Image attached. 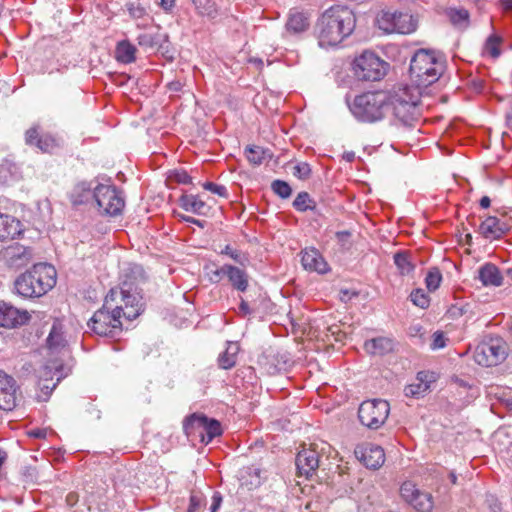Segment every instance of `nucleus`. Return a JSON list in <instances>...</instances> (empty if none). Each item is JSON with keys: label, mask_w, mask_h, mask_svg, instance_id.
<instances>
[{"label": "nucleus", "mask_w": 512, "mask_h": 512, "mask_svg": "<svg viewBox=\"0 0 512 512\" xmlns=\"http://www.w3.org/2000/svg\"><path fill=\"white\" fill-rule=\"evenodd\" d=\"M271 188L275 194L279 195L283 199L290 197L292 193V189L289 184L282 180L273 181Z\"/></svg>", "instance_id": "41"}, {"label": "nucleus", "mask_w": 512, "mask_h": 512, "mask_svg": "<svg viewBox=\"0 0 512 512\" xmlns=\"http://www.w3.org/2000/svg\"><path fill=\"white\" fill-rule=\"evenodd\" d=\"M240 310L244 313V314H248L250 313V308L247 304V302L244 300V299H241V303H240V306H239Z\"/></svg>", "instance_id": "62"}, {"label": "nucleus", "mask_w": 512, "mask_h": 512, "mask_svg": "<svg viewBox=\"0 0 512 512\" xmlns=\"http://www.w3.org/2000/svg\"><path fill=\"white\" fill-rule=\"evenodd\" d=\"M122 277L121 287L111 289L106 296V307L115 311L116 315L132 321L143 310L142 295L138 285L145 281L144 270L140 265H129Z\"/></svg>", "instance_id": "1"}, {"label": "nucleus", "mask_w": 512, "mask_h": 512, "mask_svg": "<svg viewBox=\"0 0 512 512\" xmlns=\"http://www.w3.org/2000/svg\"><path fill=\"white\" fill-rule=\"evenodd\" d=\"M355 15L347 7L332 6L325 10L315 25V36L320 47L341 43L355 28Z\"/></svg>", "instance_id": "2"}, {"label": "nucleus", "mask_w": 512, "mask_h": 512, "mask_svg": "<svg viewBox=\"0 0 512 512\" xmlns=\"http://www.w3.org/2000/svg\"><path fill=\"white\" fill-rule=\"evenodd\" d=\"M27 311H21L14 306L1 302L0 303V326L4 328H15L24 325L29 320Z\"/></svg>", "instance_id": "18"}, {"label": "nucleus", "mask_w": 512, "mask_h": 512, "mask_svg": "<svg viewBox=\"0 0 512 512\" xmlns=\"http://www.w3.org/2000/svg\"><path fill=\"white\" fill-rule=\"evenodd\" d=\"M468 17H469L468 11L464 10V9L456 10V11L452 12V14H451V20L454 23H460L461 21H466L468 19Z\"/></svg>", "instance_id": "51"}, {"label": "nucleus", "mask_w": 512, "mask_h": 512, "mask_svg": "<svg viewBox=\"0 0 512 512\" xmlns=\"http://www.w3.org/2000/svg\"><path fill=\"white\" fill-rule=\"evenodd\" d=\"M137 42L146 49L165 51L168 49V36L161 32L142 33L137 37Z\"/></svg>", "instance_id": "25"}, {"label": "nucleus", "mask_w": 512, "mask_h": 512, "mask_svg": "<svg viewBox=\"0 0 512 512\" xmlns=\"http://www.w3.org/2000/svg\"><path fill=\"white\" fill-rule=\"evenodd\" d=\"M389 96L383 91L366 92L356 96L352 102L346 97L349 110L356 119L373 123L384 118Z\"/></svg>", "instance_id": "5"}, {"label": "nucleus", "mask_w": 512, "mask_h": 512, "mask_svg": "<svg viewBox=\"0 0 512 512\" xmlns=\"http://www.w3.org/2000/svg\"><path fill=\"white\" fill-rule=\"evenodd\" d=\"M410 299L414 305L425 309L430 304V297L424 292L423 289H415L410 294Z\"/></svg>", "instance_id": "39"}, {"label": "nucleus", "mask_w": 512, "mask_h": 512, "mask_svg": "<svg viewBox=\"0 0 512 512\" xmlns=\"http://www.w3.org/2000/svg\"><path fill=\"white\" fill-rule=\"evenodd\" d=\"M49 349L57 350L65 347V339L63 337L62 329L59 325L54 324L47 338Z\"/></svg>", "instance_id": "34"}, {"label": "nucleus", "mask_w": 512, "mask_h": 512, "mask_svg": "<svg viewBox=\"0 0 512 512\" xmlns=\"http://www.w3.org/2000/svg\"><path fill=\"white\" fill-rule=\"evenodd\" d=\"M245 154L248 161L254 165H260L267 158H271V154L260 146L247 148Z\"/></svg>", "instance_id": "35"}, {"label": "nucleus", "mask_w": 512, "mask_h": 512, "mask_svg": "<svg viewBox=\"0 0 512 512\" xmlns=\"http://www.w3.org/2000/svg\"><path fill=\"white\" fill-rule=\"evenodd\" d=\"M203 188L223 198H228V191L224 185L215 184L213 182H205Z\"/></svg>", "instance_id": "45"}, {"label": "nucleus", "mask_w": 512, "mask_h": 512, "mask_svg": "<svg viewBox=\"0 0 512 512\" xmlns=\"http://www.w3.org/2000/svg\"><path fill=\"white\" fill-rule=\"evenodd\" d=\"M435 380L433 373L421 371L417 374V381L419 383L427 384L430 387V383Z\"/></svg>", "instance_id": "52"}, {"label": "nucleus", "mask_w": 512, "mask_h": 512, "mask_svg": "<svg viewBox=\"0 0 512 512\" xmlns=\"http://www.w3.org/2000/svg\"><path fill=\"white\" fill-rule=\"evenodd\" d=\"M502 39L496 35H491L485 44L486 51L491 55L493 58H498L501 54L499 49V44L501 43Z\"/></svg>", "instance_id": "42"}, {"label": "nucleus", "mask_w": 512, "mask_h": 512, "mask_svg": "<svg viewBox=\"0 0 512 512\" xmlns=\"http://www.w3.org/2000/svg\"><path fill=\"white\" fill-rule=\"evenodd\" d=\"M90 199H93V189L89 183L81 182L74 187L71 193V201L74 205L86 203Z\"/></svg>", "instance_id": "29"}, {"label": "nucleus", "mask_w": 512, "mask_h": 512, "mask_svg": "<svg viewBox=\"0 0 512 512\" xmlns=\"http://www.w3.org/2000/svg\"><path fill=\"white\" fill-rule=\"evenodd\" d=\"M16 380L0 370V409L11 411L16 407L18 399Z\"/></svg>", "instance_id": "16"}, {"label": "nucleus", "mask_w": 512, "mask_h": 512, "mask_svg": "<svg viewBox=\"0 0 512 512\" xmlns=\"http://www.w3.org/2000/svg\"><path fill=\"white\" fill-rule=\"evenodd\" d=\"M25 142L28 145H34L42 152H52L58 143L54 137L49 134L40 135L38 127H32L26 131Z\"/></svg>", "instance_id": "20"}, {"label": "nucleus", "mask_w": 512, "mask_h": 512, "mask_svg": "<svg viewBox=\"0 0 512 512\" xmlns=\"http://www.w3.org/2000/svg\"><path fill=\"white\" fill-rule=\"evenodd\" d=\"M88 327L99 336L115 337L122 330L121 316L108 309L105 301L88 322Z\"/></svg>", "instance_id": "11"}, {"label": "nucleus", "mask_w": 512, "mask_h": 512, "mask_svg": "<svg viewBox=\"0 0 512 512\" xmlns=\"http://www.w3.org/2000/svg\"><path fill=\"white\" fill-rule=\"evenodd\" d=\"M200 16H206L209 19H215L218 14V7L214 0H205L202 9L198 13Z\"/></svg>", "instance_id": "43"}, {"label": "nucleus", "mask_w": 512, "mask_h": 512, "mask_svg": "<svg viewBox=\"0 0 512 512\" xmlns=\"http://www.w3.org/2000/svg\"><path fill=\"white\" fill-rule=\"evenodd\" d=\"M239 345L236 342H229L226 350L218 358L219 366L222 369H230L236 364Z\"/></svg>", "instance_id": "30"}, {"label": "nucleus", "mask_w": 512, "mask_h": 512, "mask_svg": "<svg viewBox=\"0 0 512 512\" xmlns=\"http://www.w3.org/2000/svg\"><path fill=\"white\" fill-rule=\"evenodd\" d=\"M225 268L226 264L213 271L210 276V280L214 283L220 282L224 277H226V271L224 272Z\"/></svg>", "instance_id": "53"}, {"label": "nucleus", "mask_w": 512, "mask_h": 512, "mask_svg": "<svg viewBox=\"0 0 512 512\" xmlns=\"http://www.w3.org/2000/svg\"><path fill=\"white\" fill-rule=\"evenodd\" d=\"M388 64L372 52H364L354 61V74L359 80L378 81L387 72Z\"/></svg>", "instance_id": "9"}, {"label": "nucleus", "mask_w": 512, "mask_h": 512, "mask_svg": "<svg viewBox=\"0 0 512 512\" xmlns=\"http://www.w3.org/2000/svg\"><path fill=\"white\" fill-rule=\"evenodd\" d=\"M389 412L390 405L386 400H366L359 406L358 418L364 426L376 430L385 423Z\"/></svg>", "instance_id": "10"}, {"label": "nucleus", "mask_w": 512, "mask_h": 512, "mask_svg": "<svg viewBox=\"0 0 512 512\" xmlns=\"http://www.w3.org/2000/svg\"><path fill=\"white\" fill-rule=\"evenodd\" d=\"M310 26V14L293 8L289 11L286 22V30L292 34H300L308 30Z\"/></svg>", "instance_id": "21"}, {"label": "nucleus", "mask_w": 512, "mask_h": 512, "mask_svg": "<svg viewBox=\"0 0 512 512\" xmlns=\"http://www.w3.org/2000/svg\"><path fill=\"white\" fill-rule=\"evenodd\" d=\"M429 390V386L423 383H413L405 387L404 393L407 397L418 398Z\"/></svg>", "instance_id": "40"}, {"label": "nucleus", "mask_w": 512, "mask_h": 512, "mask_svg": "<svg viewBox=\"0 0 512 512\" xmlns=\"http://www.w3.org/2000/svg\"><path fill=\"white\" fill-rule=\"evenodd\" d=\"M18 179V169L15 164L5 161L0 165V184L11 185Z\"/></svg>", "instance_id": "33"}, {"label": "nucleus", "mask_w": 512, "mask_h": 512, "mask_svg": "<svg viewBox=\"0 0 512 512\" xmlns=\"http://www.w3.org/2000/svg\"><path fill=\"white\" fill-rule=\"evenodd\" d=\"M170 178L180 184H190L192 183V178L188 175V173L184 170H175L170 175Z\"/></svg>", "instance_id": "47"}, {"label": "nucleus", "mask_w": 512, "mask_h": 512, "mask_svg": "<svg viewBox=\"0 0 512 512\" xmlns=\"http://www.w3.org/2000/svg\"><path fill=\"white\" fill-rule=\"evenodd\" d=\"M221 254L228 255L231 257L234 261L243 264L244 258L240 251L233 250L229 245H226L225 248L220 252Z\"/></svg>", "instance_id": "50"}, {"label": "nucleus", "mask_w": 512, "mask_h": 512, "mask_svg": "<svg viewBox=\"0 0 512 512\" xmlns=\"http://www.w3.org/2000/svg\"><path fill=\"white\" fill-rule=\"evenodd\" d=\"M253 473H254V476H253L254 479L251 480L250 484L252 486L257 487L261 484V476H260L261 471H260V469L254 468Z\"/></svg>", "instance_id": "55"}, {"label": "nucleus", "mask_w": 512, "mask_h": 512, "mask_svg": "<svg viewBox=\"0 0 512 512\" xmlns=\"http://www.w3.org/2000/svg\"><path fill=\"white\" fill-rule=\"evenodd\" d=\"M29 435L32 437H35V438H43V437H45L46 432L44 430L36 429V430H31L29 432Z\"/></svg>", "instance_id": "58"}, {"label": "nucleus", "mask_w": 512, "mask_h": 512, "mask_svg": "<svg viewBox=\"0 0 512 512\" xmlns=\"http://www.w3.org/2000/svg\"><path fill=\"white\" fill-rule=\"evenodd\" d=\"M22 232L21 222L13 216L0 213V240L13 239Z\"/></svg>", "instance_id": "26"}, {"label": "nucleus", "mask_w": 512, "mask_h": 512, "mask_svg": "<svg viewBox=\"0 0 512 512\" xmlns=\"http://www.w3.org/2000/svg\"><path fill=\"white\" fill-rule=\"evenodd\" d=\"M506 125L512 131V106L506 114Z\"/></svg>", "instance_id": "60"}, {"label": "nucleus", "mask_w": 512, "mask_h": 512, "mask_svg": "<svg viewBox=\"0 0 512 512\" xmlns=\"http://www.w3.org/2000/svg\"><path fill=\"white\" fill-rule=\"evenodd\" d=\"M293 207L300 212L315 210L316 203L307 192H300L293 201Z\"/></svg>", "instance_id": "36"}, {"label": "nucleus", "mask_w": 512, "mask_h": 512, "mask_svg": "<svg viewBox=\"0 0 512 512\" xmlns=\"http://www.w3.org/2000/svg\"><path fill=\"white\" fill-rule=\"evenodd\" d=\"M402 499L418 512H431L434 506L430 493L421 491L411 481H405L400 487Z\"/></svg>", "instance_id": "15"}, {"label": "nucleus", "mask_w": 512, "mask_h": 512, "mask_svg": "<svg viewBox=\"0 0 512 512\" xmlns=\"http://www.w3.org/2000/svg\"><path fill=\"white\" fill-rule=\"evenodd\" d=\"M362 463L370 469L380 468L385 461L384 450L377 445H367L355 451Z\"/></svg>", "instance_id": "19"}, {"label": "nucleus", "mask_w": 512, "mask_h": 512, "mask_svg": "<svg viewBox=\"0 0 512 512\" xmlns=\"http://www.w3.org/2000/svg\"><path fill=\"white\" fill-rule=\"evenodd\" d=\"M343 158L347 161V162H352L354 159H355V153L350 151V152H345L343 154Z\"/></svg>", "instance_id": "64"}, {"label": "nucleus", "mask_w": 512, "mask_h": 512, "mask_svg": "<svg viewBox=\"0 0 512 512\" xmlns=\"http://www.w3.org/2000/svg\"><path fill=\"white\" fill-rule=\"evenodd\" d=\"M183 430L187 436L192 434L195 430H200L199 435L202 441L209 443L216 436L221 435L222 430L220 423L216 420H209L205 416L193 414L186 418L183 422Z\"/></svg>", "instance_id": "13"}, {"label": "nucleus", "mask_w": 512, "mask_h": 512, "mask_svg": "<svg viewBox=\"0 0 512 512\" xmlns=\"http://www.w3.org/2000/svg\"><path fill=\"white\" fill-rule=\"evenodd\" d=\"M226 277L229 283L240 292H244L248 288V275L247 273L233 265L226 264Z\"/></svg>", "instance_id": "28"}, {"label": "nucleus", "mask_w": 512, "mask_h": 512, "mask_svg": "<svg viewBox=\"0 0 512 512\" xmlns=\"http://www.w3.org/2000/svg\"><path fill=\"white\" fill-rule=\"evenodd\" d=\"M367 353L371 355H385L394 349V342L388 337H377L367 340L364 344Z\"/></svg>", "instance_id": "27"}, {"label": "nucleus", "mask_w": 512, "mask_h": 512, "mask_svg": "<svg viewBox=\"0 0 512 512\" xmlns=\"http://www.w3.org/2000/svg\"><path fill=\"white\" fill-rule=\"evenodd\" d=\"M319 453L314 448H303L296 456L295 464L299 476L311 477L319 467Z\"/></svg>", "instance_id": "17"}, {"label": "nucleus", "mask_w": 512, "mask_h": 512, "mask_svg": "<svg viewBox=\"0 0 512 512\" xmlns=\"http://www.w3.org/2000/svg\"><path fill=\"white\" fill-rule=\"evenodd\" d=\"M311 174L310 165L306 162H301L293 167V175L299 179H307Z\"/></svg>", "instance_id": "44"}, {"label": "nucleus", "mask_w": 512, "mask_h": 512, "mask_svg": "<svg viewBox=\"0 0 512 512\" xmlns=\"http://www.w3.org/2000/svg\"><path fill=\"white\" fill-rule=\"evenodd\" d=\"M509 346L499 336H486L475 348V361L485 367L497 366L508 356Z\"/></svg>", "instance_id": "7"}, {"label": "nucleus", "mask_w": 512, "mask_h": 512, "mask_svg": "<svg viewBox=\"0 0 512 512\" xmlns=\"http://www.w3.org/2000/svg\"><path fill=\"white\" fill-rule=\"evenodd\" d=\"M301 263L304 269L309 271H315L319 274H325L329 270L327 262L324 260L318 250L306 249L302 253Z\"/></svg>", "instance_id": "23"}, {"label": "nucleus", "mask_w": 512, "mask_h": 512, "mask_svg": "<svg viewBox=\"0 0 512 512\" xmlns=\"http://www.w3.org/2000/svg\"><path fill=\"white\" fill-rule=\"evenodd\" d=\"M174 5H175V0H161L160 1V6L165 11H171L172 8L174 7Z\"/></svg>", "instance_id": "56"}, {"label": "nucleus", "mask_w": 512, "mask_h": 512, "mask_svg": "<svg viewBox=\"0 0 512 512\" xmlns=\"http://www.w3.org/2000/svg\"><path fill=\"white\" fill-rule=\"evenodd\" d=\"M375 25L386 34H410L416 30L417 20L408 13L383 9L376 15Z\"/></svg>", "instance_id": "8"}, {"label": "nucleus", "mask_w": 512, "mask_h": 512, "mask_svg": "<svg viewBox=\"0 0 512 512\" xmlns=\"http://www.w3.org/2000/svg\"><path fill=\"white\" fill-rule=\"evenodd\" d=\"M350 232L349 231H339L336 233V236L338 238L339 241H344L346 240L348 237H350Z\"/></svg>", "instance_id": "59"}, {"label": "nucleus", "mask_w": 512, "mask_h": 512, "mask_svg": "<svg viewBox=\"0 0 512 512\" xmlns=\"http://www.w3.org/2000/svg\"><path fill=\"white\" fill-rule=\"evenodd\" d=\"M491 200L488 196H483L480 200V206L484 209L490 206Z\"/></svg>", "instance_id": "61"}, {"label": "nucleus", "mask_w": 512, "mask_h": 512, "mask_svg": "<svg viewBox=\"0 0 512 512\" xmlns=\"http://www.w3.org/2000/svg\"><path fill=\"white\" fill-rule=\"evenodd\" d=\"M60 379L61 375L57 377L56 382H52L53 379L51 378V385L49 383H42L41 390H46L45 394L49 395L55 389Z\"/></svg>", "instance_id": "54"}, {"label": "nucleus", "mask_w": 512, "mask_h": 512, "mask_svg": "<svg viewBox=\"0 0 512 512\" xmlns=\"http://www.w3.org/2000/svg\"><path fill=\"white\" fill-rule=\"evenodd\" d=\"M127 9L131 17L135 19L143 18L146 15V9L140 3H129Z\"/></svg>", "instance_id": "46"}, {"label": "nucleus", "mask_w": 512, "mask_h": 512, "mask_svg": "<svg viewBox=\"0 0 512 512\" xmlns=\"http://www.w3.org/2000/svg\"><path fill=\"white\" fill-rule=\"evenodd\" d=\"M33 257V249L20 243L11 244L0 250V264L9 269H20L28 265Z\"/></svg>", "instance_id": "14"}, {"label": "nucleus", "mask_w": 512, "mask_h": 512, "mask_svg": "<svg viewBox=\"0 0 512 512\" xmlns=\"http://www.w3.org/2000/svg\"><path fill=\"white\" fill-rule=\"evenodd\" d=\"M394 263L402 275L409 274L414 269V265L410 262L409 255L400 251L394 255Z\"/></svg>", "instance_id": "37"}, {"label": "nucleus", "mask_w": 512, "mask_h": 512, "mask_svg": "<svg viewBox=\"0 0 512 512\" xmlns=\"http://www.w3.org/2000/svg\"><path fill=\"white\" fill-rule=\"evenodd\" d=\"M502 7L505 11H511L512 10V0H502Z\"/></svg>", "instance_id": "63"}, {"label": "nucleus", "mask_w": 512, "mask_h": 512, "mask_svg": "<svg viewBox=\"0 0 512 512\" xmlns=\"http://www.w3.org/2000/svg\"><path fill=\"white\" fill-rule=\"evenodd\" d=\"M477 278L483 286L499 287L503 285L504 277L499 268L493 263H485L478 269Z\"/></svg>", "instance_id": "24"}, {"label": "nucleus", "mask_w": 512, "mask_h": 512, "mask_svg": "<svg viewBox=\"0 0 512 512\" xmlns=\"http://www.w3.org/2000/svg\"><path fill=\"white\" fill-rule=\"evenodd\" d=\"M203 504L202 495L193 493L190 496V504L187 512H198Z\"/></svg>", "instance_id": "48"}, {"label": "nucleus", "mask_w": 512, "mask_h": 512, "mask_svg": "<svg viewBox=\"0 0 512 512\" xmlns=\"http://www.w3.org/2000/svg\"><path fill=\"white\" fill-rule=\"evenodd\" d=\"M388 106L398 122L405 127H414L420 117V91L418 88L399 87L388 94Z\"/></svg>", "instance_id": "4"}, {"label": "nucleus", "mask_w": 512, "mask_h": 512, "mask_svg": "<svg viewBox=\"0 0 512 512\" xmlns=\"http://www.w3.org/2000/svg\"><path fill=\"white\" fill-rule=\"evenodd\" d=\"M56 275V270L52 265L35 264L15 279V292L23 298L41 297L55 286Z\"/></svg>", "instance_id": "3"}, {"label": "nucleus", "mask_w": 512, "mask_h": 512, "mask_svg": "<svg viewBox=\"0 0 512 512\" xmlns=\"http://www.w3.org/2000/svg\"><path fill=\"white\" fill-rule=\"evenodd\" d=\"M180 202L183 209L195 214H204L208 208L206 203L195 195H183L180 198Z\"/></svg>", "instance_id": "31"}, {"label": "nucleus", "mask_w": 512, "mask_h": 512, "mask_svg": "<svg viewBox=\"0 0 512 512\" xmlns=\"http://www.w3.org/2000/svg\"><path fill=\"white\" fill-rule=\"evenodd\" d=\"M444 65L434 52L420 49L410 63V76L416 87H428L435 83L443 73Z\"/></svg>", "instance_id": "6"}, {"label": "nucleus", "mask_w": 512, "mask_h": 512, "mask_svg": "<svg viewBox=\"0 0 512 512\" xmlns=\"http://www.w3.org/2000/svg\"><path fill=\"white\" fill-rule=\"evenodd\" d=\"M93 200L101 213L116 216L122 212L125 202L116 187L99 184L93 189Z\"/></svg>", "instance_id": "12"}, {"label": "nucleus", "mask_w": 512, "mask_h": 512, "mask_svg": "<svg viewBox=\"0 0 512 512\" xmlns=\"http://www.w3.org/2000/svg\"><path fill=\"white\" fill-rule=\"evenodd\" d=\"M432 337L431 348L433 350L442 349L446 346V338L442 332L436 331Z\"/></svg>", "instance_id": "49"}, {"label": "nucleus", "mask_w": 512, "mask_h": 512, "mask_svg": "<svg viewBox=\"0 0 512 512\" xmlns=\"http://www.w3.org/2000/svg\"><path fill=\"white\" fill-rule=\"evenodd\" d=\"M221 501L222 499L219 495L213 496V503L210 507L211 512H216V510L220 507Z\"/></svg>", "instance_id": "57"}, {"label": "nucleus", "mask_w": 512, "mask_h": 512, "mask_svg": "<svg viewBox=\"0 0 512 512\" xmlns=\"http://www.w3.org/2000/svg\"><path fill=\"white\" fill-rule=\"evenodd\" d=\"M442 281V274L437 267L429 269L425 277V284L430 292L436 291Z\"/></svg>", "instance_id": "38"}, {"label": "nucleus", "mask_w": 512, "mask_h": 512, "mask_svg": "<svg viewBox=\"0 0 512 512\" xmlns=\"http://www.w3.org/2000/svg\"><path fill=\"white\" fill-rule=\"evenodd\" d=\"M136 48L128 41L118 43L115 51L116 59L121 63H132L135 61Z\"/></svg>", "instance_id": "32"}, {"label": "nucleus", "mask_w": 512, "mask_h": 512, "mask_svg": "<svg viewBox=\"0 0 512 512\" xmlns=\"http://www.w3.org/2000/svg\"><path fill=\"white\" fill-rule=\"evenodd\" d=\"M509 229L510 226L506 222L495 216L487 217L479 227L480 233L485 238L493 239H499L502 235L507 233Z\"/></svg>", "instance_id": "22"}]
</instances>
